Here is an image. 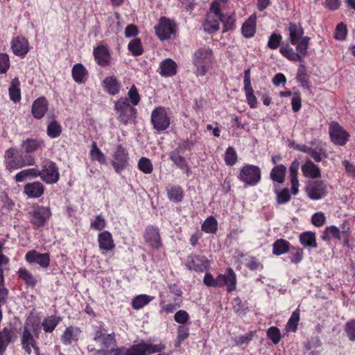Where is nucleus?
<instances>
[{
  "label": "nucleus",
  "mask_w": 355,
  "mask_h": 355,
  "mask_svg": "<svg viewBox=\"0 0 355 355\" xmlns=\"http://www.w3.org/2000/svg\"><path fill=\"white\" fill-rule=\"evenodd\" d=\"M25 260L30 264L37 263L40 267L46 268L50 265L49 253H40L35 250H31L25 254Z\"/></svg>",
  "instance_id": "17"
},
{
  "label": "nucleus",
  "mask_w": 355,
  "mask_h": 355,
  "mask_svg": "<svg viewBox=\"0 0 355 355\" xmlns=\"http://www.w3.org/2000/svg\"><path fill=\"white\" fill-rule=\"evenodd\" d=\"M155 31L157 36L162 41L169 39L174 33L170 20L165 17L159 19L158 25L155 26Z\"/></svg>",
  "instance_id": "19"
},
{
  "label": "nucleus",
  "mask_w": 355,
  "mask_h": 355,
  "mask_svg": "<svg viewBox=\"0 0 355 355\" xmlns=\"http://www.w3.org/2000/svg\"><path fill=\"white\" fill-rule=\"evenodd\" d=\"M62 132V125L56 120L51 121L47 125L46 134L51 139L59 137Z\"/></svg>",
  "instance_id": "48"
},
{
  "label": "nucleus",
  "mask_w": 355,
  "mask_h": 355,
  "mask_svg": "<svg viewBox=\"0 0 355 355\" xmlns=\"http://www.w3.org/2000/svg\"><path fill=\"white\" fill-rule=\"evenodd\" d=\"M257 30V16L251 15L243 24L241 33L244 37L252 38L254 36Z\"/></svg>",
  "instance_id": "28"
},
{
  "label": "nucleus",
  "mask_w": 355,
  "mask_h": 355,
  "mask_svg": "<svg viewBox=\"0 0 355 355\" xmlns=\"http://www.w3.org/2000/svg\"><path fill=\"white\" fill-rule=\"evenodd\" d=\"M218 288L226 286L227 293H231L236 289L237 277L232 268H227L225 273L218 275Z\"/></svg>",
  "instance_id": "14"
},
{
  "label": "nucleus",
  "mask_w": 355,
  "mask_h": 355,
  "mask_svg": "<svg viewBox=\"0 0 355 355\" xmlns=\"http://www.w3.org/2000/svg\"><path fill=\"white\" fill-rule=\"evenodd\" d=\"M93 55L96 62L101 67H107L110 64L111 54L107 46L98 45L94 48Z\"/></svg>",
  "instance_id": "20"
},
{
  "label": "nucleus",
  "mask_w": 355,
  "mask_h": 355,
  "mask_svg": "<svg viewBox=\"0 0 355 355\" xmlns=\"http://www.w3.org/2000/svg\"><path fill=\"white\" fill-rule=\"evenodd\" d=\"M237 178L245 186L254 187L261 180V171L258 166L245 164L240 169Z\"/></svg>",
  "instance_id": "6"
},
{
  "label": "nucleus",
  "mask_w": 355,
  "mask_h": 355,
  "mask_svg": "<svg viewBox=\"0 0 355 355\" xmlns=\"http://www.w3.org/2000/svg\"><path fill=\"white\" fill-rule=\"evenodd\" d=\"M39 172H40L39 177L46 184H53L57 183L60 179L58 167L51 160L45 161L42 166V170H39Z\"/></svg>",
  "instance_id": "10"
},
{
  "label": "nucleus",
  "mask_w": 355,
  "mask_h": 355,
  "mask_svg": "<svg viewBox=\"0 0 355 355\" xmlns=\"http://www.w3.org/2000/svg\"><path fill=\"white\" fill-rule=\"evenodd\" d=\"M9 97L14 103L21 100L20 81L17 77L13 78L8 88Z\"/></svg>",
  "instance_id": "40"
},
{
  "label": "nucleus",
  "mask_w": 355,
  "mask_h": 355,
  "mask_svg": "<svg viewBox=\"0 0 355 355\" xmlns=\"http://www.w3.org/2000/svg\"><path fill=\"white\" fill-rule=\"evenodd\" d=\"M28 324L26 322L21 336V348L24 350V352L30 355L32 352L31 346L33 345V343H37V341L28 329Z\"/></svg>",
  "instance_id": "26"
},
{
  "label": "nucleus",
  "mask_w": 355,
  "mask_h": 355,
  "mask_svg": "<svg viewBox=\"0 0 355 355\" xmlns=\"http://www.w3.org/2000/svg\"><path fill=\"white\" fill-rule=\"evenodd\" d=\"M150 122L153 128L158 132L168 129L171 123V119L166 109L162 106L156 107L151 112Z\"/></svg>",
  "instance_id": "8"
},
{
  "label": "nucleus",
  "mask_w": 355,
  "mask_h": 355,
  "mask_svg": "<svg viewBox=\"0 0 355 355\" xmlns=\"http://www.w3.org/2000/svg\"><path fill=\"white\" fill-rule=\"evenodd\" d=\"M292 246L287 240L278 239L272 244V254L276 256L286 254L291 251Z\"/></svg>",
  "instance_id": "37"
},
{
  "label": "nucleus",
  "mask_w": 355,
  "mask_h": 355,
  "mask_svg": "<svg viewBox=\"0 0 355 355\" xmlns=\"http://www.w3.org/2000/svg\"><path fill=\"white\" fill-rule=\"evenodd\" d=\"M282 42V36L279 33H272L268 37L267 46L272 50L277 49Z\"/></svg>",
  "instance_id": "57"
},
{
  "label": "nucleus",
  "mask_w": 355,
  "mask_h": 355,
  "mask_svg": "<svg viewBox=\"0 0 355 355\" xmlns=\"http://www.w3.org/2000/svg\"><path fill=\"white\" fill-rule=\"evenodd\" d=\"M299 242L304 248L313 249L318 248L316 234L314 232L306 231L299 235Z\"/></svg>",
  "instance_id": "32"
},
{
  "label": "nucleus",
  "mask_w": 355,
  "mask_h": 355,
  "mask_svg": "<svg viewBox=\"0 0 355 355\" xmlns=\"http://www.w3.org/2000/svg\"><path fill=\"white\" fill-rule=\"evenodd\" d=\"M128 49L133 56L142 55L144 53V49L141 40L137 37L132 40L128 45Z\"/></svg>",
  "instance_id": "51"
},
{
  "label": "nucleus",
  "mask_w": 355,
  "mask_h": 355,
  "mask_svg": "<svg viewBox=\"0 0 355 355\" xmlns=\"http://www.w3.org/2000/svg\"><path fill=\"white\" fill-rule=\"evenodd\" d=\"M237 153L232 146H229L225 153V162L227 166H233L237 162Z\"/></svg>",
  "instance_id": "56"
},
{
  "label": "nucleus",
  "mask_w": 355,
  "mask_h": 355,
  "mask_svg": "<svg viewBox=\"0 0 355 355\" xmlns=\"http://www.w3.org/2000/svg\"><path fill=\"white\" fill-rule=\"evenodd\" d=\"M302 172L303 175L308 178L317 179L321 177L320 168L309 159L302 166Z\"/></svg>",
  "instance_id": "33"
},
{
  "label": "nucleus",
  "mask_w": 355,
  "mask_h": 355,
  "mask_svg": "<svg viewBox=\"0 0 355 355\" xmlns=\"http://www.w3.org/2000/svg\"><path fill=\"white\" fill-rule=\"evenodd\" d=\"M166 191L167 198L171 202L180 203L184 199V191L180 185H168L166 189Z\"/></svg>",
  "instance_id": "31"
},
{
  "label": "nucleus",
  "mask_w": 355,
  "mask_h": 355,
  "mask_svg": "<svg viewBox=\"0 0 355 355\" xmlns=\"http://www.w3.org/2000/svg\"><path fill=\"white\" fill-rule=\"evenodd\" d=\"M185 266L190 271L202 272L209 269V261L205 256L191 253L187 256Z\"/></svg>",
  "instance_id": "11"
},
{
  "label": "nucleus",
  "mask_w": 355,
  "mask_h": 355,
  "mask_svg": "<svg viewBox=\"0 0 355 355\" xmlns=\"http://www.w3.org/2000/svg\"><path fill=\"white\" fill-rule=\"evenodd\" d=\"M159 297V313L170 314L173 313L177 309L180 308L182 305V300L173 298V302L166 303L165 295L164 293H160Z\"/></svg>",
  "instance_id": "24"
},
{
  "label": "nucleus",
  "mask_w": 355,
  "mask_h": 355,
  "mask_svg": "<svg viewBox=\"0 0 355 355\" xmlns=\"http://www.w3.org/2000/svg\"><path fill=\"white\" fill-rule=\"evenodd\" d=\"M61 321V317L55 315H50L44 318L42 322L43 330L46 333H52Z\"/></svg>",
  "instance_id": "43"
},
{
  "label": "nucleus",
  "mask_w": 355,
  "mask_h": 355,
  "mask_svg": "<svg viewBox=\"0 0 355 355\" xmlns=\"http://www.w3.org/2000/svg\"><path fill=\"white\" fill-rule=\"evenodd\" d=\"M129 156L128 150L121 144L118 145L112 155V165L118 174L128 166Z\"/></svg>",
  "instance_id": "13"
},
{
  "label": "nucleus",
  "mask_w": 355,
  "mask_h": 355,
  "mask_svg": "<svg viewBox=\"0 0 355 355\" xmlns=\"http://www.w3.org/2000/svg\"><path fill=\"white\" fill-rule=\"evenodd\" d=\"M345 331L350 341H355V319H350L345 323Z\"/></svg>",
  "instance_id": "61"
},
{
  "label": "nucleus",
  "mask_w": 355,
  "mask_h": 355,
  "mask_svg": "<svg viewBox=\"0 0 355 355\" xmlns=\"http://www.w3.org/2000/svg\"><path fill=\"white\" fill-rule=\"evenodd\" d=\"M10 66L9 55L6 53H0V74L6 73Z\"/></svg>",
  "instance_id": "64"
},
{
  "label": "nucleus",
  "mask_w": 355,
  "mask_h": 355,
  "mask_svg": "<svg viewBox=\"0 0 355 355\" xmlns=\"http://www.w3.org/2000/svg\"><path fill=\"white\" fill-rule=\"evenodd\" d=\"M87 70L81 63H77L72 67V78L73 80L77 83H84L85 76L87 75Z\"/></svg>",
  "instance_id": "41"
},
{
  "label": "nucleus",
  "mask_w": 355,
  "mask_h": 355,
  "mask_svg": "<svg viewBox=\"0 0 355 355\" xmlns=\"http://www.w3.org/2000/svg\"><path fill=\"white\" fill-rule=\"evenodd\" d=\"M288 258L292 263L298 264L304 258V250L299 246H292L288 252Z\"/></svg>",
  "instance_id": "50"
},
{
  "label": "nucleus",
  "mask_w": 355,
  "mask_h": 355,
  "mask_svg": "<svg viewBox=\"0 0 355 355\" xmlns=\"http://www.w3.org/2000/svg\"><path fill=\"white\" fill-rule=\"evenodd\" d=\"M30 223L34 229H39L45 226L50 219L52 214L49 207L39 205H33L28 212Z\"/></svg>",
  "instance_id": "7"
},
{
  "label": "nucleus",
  "mask_w": 355,
  "mask_h": 355,
  "mask_svg": "<svg viewBox=\"0 0 355 355\" xmlns=\"http://www.w3.org/2000/svg\"><path fill=\"white\" fill-rule=\"evenodd\" d=\"M220 17H215L211 14H207L202 24L203 31L209 34L217 32L220 28Z\"/></svg>",
  "instance_id": "29"
},
{
  "label": "nucleus",
  "mask_w": 355,
  "mask_h": 355,
  "mask_svg": "<svg viewBox=\"0 0 355 355\" xmlns=\"http://www.w3.org/2000/svg\"><path fill=\"white\" fill-rule=\"evenodd\" d=\"M137 166L139 171L145 174H150L153 171V166L151 161L145 157H142L139 159Z\"/></svg>",
  "instance_id": "54"
},
{
  "label": "nucleus",
  "mask_w": 355,
  "mask_h": 355,
  "mask_svg": "<svg viewBox=\"0 0 355 355\" xmlns=\"http://www.w3.org/2000/svg\"><path fill=\"white\" fill-rule=\"evenodd\" d=\"M98 243L101 254L112 251L115 248V244L112 234L107 230L103 231L98 235Z\"/></svg>",
  "instance_id": "21"
},
{
  "label": "nucleus",
  "mask_w": 355,
  "mask_h": 355,
  "mask_svg": "<svg viewBox=\"0 0 355 355\" xmlns=\"http://www.w3.org/2000/svg\"><path fill=\"white\" fill-rule=\"evenodd\" d=\"M4 276H0V308L6 304L9 291L4 283Z\"/></svg>",
  "instance_id": "63"
},
{
  "label": "nucleus",
  "mask_w": 355,
  "mask_h": 355,
  "mask_svg": "<svg viewBox=\"0 0 355 355\" xmlns=\"http://www.w3.org/2000/svg\"><path fill=\"white\" fill-rule=\"evenodd\" d=\"M80 332L79 328L71 326L67 327L61 336V340L64 345H70L73 340H77L78 334Z\"/></svg>",
  "instance_id": "44"
},
{
  "label": "nucleus",
  "mask_w": 355,
  "mask_h": 355,
  "mask_svg": "<svg viewBox=\"0 0 355 355\" xmlns=\"http://www.w3.org/2000/svg\"><path fill=\"white\" fill-rule=\"evenodd\" d=\"M165 347V345L162 343L153 344L141 340L139 343L134 344L130 347L122 346L112 348L111 352L113 355H150L162 352Z\"/></svg>",
  "instance_id": "3"
},
{
  "label": "nucleus",
  "mask_w": 355,
  "mask_h": 355,
  "mask_svg": "<svg viewBox=\"0 0 355 355\" xmlns=\"http://www.w3.org/2000/svg\"><path fill=\"white\" fill-rule=\"evenodd\" d=\"M107 225L106 220L102 214L97 215L95 220L91 223L90 228L96 230L101 231L105 228Z\"/></svg>",
  "instance_id": "60"
},
{
  "label": "nucleus",
  "mask_w": 355,
  "mask_h": 355,
  "mask_svg": "<svg viewBox=\"0 0 355 355\" xmlns=\"http://www.w3.org/2000/svg\"><path fill=\"white\" fill-rule=\"evenodd\" d=\"M169 159L183 173L189 175L190 167L185 157L182 156L179 150H173L168 154Z\"/></svg>",
  "instance_id": "30"
},
{
  "label": "nucleus",
  "mask_w": 355,
  "mask_h": 355,
  "mask_svg": "<svg viewBox=\"0 0 355 355\" xmlns=\"http://www.w3.org/2000/svg\"><path fill=\"white\" fill-rule=\"evenodd\" d=\"M40 172L37 168H29L18 172L15 176L16 182H22L27 179H32L39 177Z\"/></svg>",
  "instance_id": "39"
},
{
  "label": "nucleus",
  "mask_w": 355,
  "mask_h": 355,
  "mask_svg": "<svg viewBox=\"0 0 355 355\" xmlns=\"http://www.w3.org/2000/svg\"><path fill=\"white\" fill-rule=\"evenodd\" d=\"M48 110V102L44 96H40L35 99L31 107V113L36 119H42Z\"/></svg>",
  "instance_id": "23"
},
{
  "label": "nucleus",
  "mask_w": 355,
  "mask_h": 355,
  "mask_svg": "<svg viewBox=\"0 0 355 355\" xmlns=\"http://www.w3.org/2000/svg\"><path fill=\"white\" fill-rule=\"evenodd\" d=\"M287 168L283 164L275 166L270 171V176L273 182L283 183L285 181Z\"/></svg>",
  "instance_id": "42"
},
{
  "label": "nucleus",
  "mask_w": 355,
  "mask_h": 355,
  "mask_svg": "<svg viewBox=\"0 0 355 355\" xmlns=\"http://www.w3.org/2000/svg\"><path fill=\"white\" fill-rule=\"evenodd\" d=\"M290 44L295 46V51L289 43L283 44L279 48V53L291 62H304V57L306 55L311 38L304 36V28L300 24L290 22L288 27Z\"/></svg>",
  "instance_id": "1"
},
{
  "label": "nucleus",
  "mask_w": 355,
  "mask_h": 355,
  "mask_svg": "<svg viewBox=\"0 0 355 355\" xmlns=\"http://www.w3.org/2000/svg\"><path fill=\"white\" fill-rule=\"evenodd\" d=\"M178 65L171 58L162 61L159 64V73L163 77H172L177 73Z\"/></svg>",
  "instance_id": "27"
},
{
  "label": "nucleus",
  "mask_w": 355,
  "mask_h": 355,
  "mask_svg": "<svg viewBox=\"0 0 355 355\" xmlns=\"http://www.w3.org/2000/svg\"><path fill=\"white\" fill-rule=\"evenodd\" d=\"M102 85L104 90L112 96L117 94L121 87L119 81L114 76L105 78L103 80Z\"/></svg>",
  "instance_id": "35"
},
{
  "label": "nucleus",
  "mask_w": 355,
  "mask_h": 355,
  "mask_svg": "<svg viewBox=\"0 0 355 355\" xmlns=\"http://www.w3.org/2000/svg\"><path fill=\"white\" fill-rule=\"evenodd\" d=\"M331 238L341 239L340 230L334 225L326 227L324 234L322 236V239L324 241L329 240Z\"/></svg>",
  "instance_id": "52"
},
{
  "label": "nucleus",
  "mask_w": 355,
  "mask_h": 355,
  "mask_svg": "<svg viewBox=\"0 0 355 355\" xmlns=\"http://www.w3.org/2000/svg\"><path fill=\"white\" fill-rule=\"evenodd\" d=\"M331 141L337 146H343L349 139V134L337 121H331L329 127Z\"/></svg>",
  "instance_id": "12"
},
{
  "label": "nucleus",
  "mask_w": 355,
  "mask_h": 355,
  "mask_svg": "<svg viewBox=\"0 0 355 355\" xmlns=\"http://www.w3.org/2000/svg\"><path fill=\"white\" fill-rule=\"evenodd\" d=\"M192 62L196 67L197 76H204L212 68L214 63L213 51L208 47L197 49L192 55Z\"/></svg>",
  "instance_id": "4"
},
{
  "label": "nucleus",
  "mask_w": 355,
  "mask_h": 355,
  "mask_svg": "<svg viewBox=\"0 0 355 355\" xmlns=\"http://www.w3.org/2000/svg\"><path fill=\"white\" fill-rule=\"evenodd\" d=\"M90 157L92 160L98 161L100 164H104L106 162L105 156L98 148L97 144L94 141L90 150Z\"/></svg>",
  "instance_id": "53"
},
{
  "label": "nucleus",
  "mask_w": 355,
  "mask_h": 355,
  "mask_svg": "<svg viewBox=\"0 0 355 355\" xmlns=\"http://www.w3.org/2000/svg\"><path fill=\"white\" fill-rule=\"evenodd\" d=\"M276 202L279 205H284L291 200V194L288 188H284L282 191H276Z\"/></svg>",
  "instance_id": "58"
},
{
  "label": "nucleus",
  "mask_w": 355,
  "mask_h": 355,
  "mask_svg": "<svg viewBox=\"0 0 355 355\" xmlns=\"http://www.w3.org/2000/svg\"><path fill=\"white\" fill-rule=\"evenodd\" d=\"M300 162L297 159L293 160L289 167L291 191L293 195H296L299 192V181L297 177Z\"/></svg>",
  "instance_id": "34"
},
{
  "label": "nucleus",
  "mask_w": 355,
  "mask_h": 355,
  "mask_svg": "<svg viewBox=\"0 0 355 355\" xmlns=\"http://www.w3.org/2000/svg\"><path fill=\"white\" fill-rule=\"evenodd\" d=\"M243 85V91L245 92L248 105L252 109L257 107V99L254 94V90L251 85L250 68L244 71Z\"/></svg>",
  "instance_id": "18"
},
{
  "label": "nucleus",
  "mask_w": 355,
  "mask_h": 355,
  "mask_svg": "<svg viewBox=\"0 0 355 355\" xmlns=\"http://www.w3.org/2000/svg\"><path fill=\"white\" fill-rule=\"evenodd\" d=\"M153 298L154 297L145 294L139 295L132 300V306L134 309H140L149 304Z\"/></svg>",
  "instance_id": "49"
},
{
  "label": "nucleus",
  "mask_w": 355,
  "mask_h": 355,
  "mask_svg": "<svg viewBox=\"0 0 355 355\" xmlns=\"http://www.w3.org/2000/svg\"><path fill=\"white\" fill-rule=\"evenodd\" d=\"M114 110L120 123L128 125L135 123L137 110L130 104L126 97H121L115 102Z\"/></svg>",
  "instance_id": "5"
},
{
  "label": "nucleus",
  "mask_w": 355,
  "mask_h": 355,
  "mask_svg": "<svg viewBox=\"0 0 355 355\" xmlns=\"http://www.w3.org/2000/svg\"><path fill=\"white\" fill-rule=\"evenodd\" d=\"M309 75L306 73V69L304 64H300L297 69L296 80L304 88L309 87Z\"/></svg>",
  "instance_id": "47"
},
{
  "label": "nucleus",
  "mask_w": 355,
  "mask_h": 355,
  "mask_svg": "<svg viewBox=\"0 0 355 355\" xmlns=\"http://www.w3.org/2000/svg\"><path fill=\"white\" fill-rule=\"evenodd\" d=\"M220 22L223 25V32H227L235 28V19L232 15H224L221 17Z\"/></svg>",
  "instance_id": "62"
},
{
  "label": "nucleus",
  "mask_w": 355,
  "mask_h": 355,
  "mask_svg": "<svg viewBox=\"0 0 355 355\" xmlns=\"http://www.w3.org/2000/svg\"><path fill=\"white\" fill-rule=\"evenodd\" d=\"M300 319V309L297 308L296 310H295L290 318L288 319L286 327H285V331L286 332H296L297 330V327L299 324V321Z\"/></svg>",
  "instance_id": "45"
},
{
  "label": "nucleus",
  "mask_w": 355,
  "mask_h": 355,
  "mask_svg": "<svg viewBox=\"0 0 355 355\" xmlns=\"http://www.w3.org/2000/svg\"><path fill=\"white\" fill-rule=\"evenodd\" d=\"M218 221L212 216L207 217L201 225V230L207 234H216L218 230Z\"/></svg>",
  "instance_id": "46"
},
{
  "label": "nucleus",
  "mask_w": 355,
  "mask_h": 355,
  "mask_svg": "<svg viewBox=\"0 0 355 355\" xmlns=\"http://www.w3.org/2000/svg\"><path fill=\"white\" fill-rule=\"evenodd\" d=\"M35 164V159L33 156L31 155H23L15 147H10L5 151L3 165L6 170L10 173Z\"/></svg>",
  "instance_id": "2"
},
{
  "label": "nucleus",
  "mask_w": 355,
  "mask_h": 355,
  "mask_svg": "<svg viewBox=\"0 0 355 355\" xmlns=\"http://www.w3.org/2000/svg\"><path fill=\"white\" fill-rule=\"evenodd\" d=\"M145 241L152 248L159 250L162 246L159 230L157 226L148 225L145 230L144 235Z\"/></svg>",
  "instance_id": "16"
},
{
  "label": "nucleus",
  "mask_w": 355,
  "mask_h": 355,
  "mask_svg": "<svg viewBox=\"0 0 355 355\" xmlns=\"http://www.w3.org/2000/svg\"><path fill=\"white\" fill-rule=\"evenodd\" d=\"M305 192L307 197L312 200H321L328 194V184L324 180H311L307 183Z\"/></svg>",
  "instance_id": "9"
},
{
  "label": "nucleus",
  "mask_w": 355,
  "mask_h": 355,
  "mask_svg": "<svg viewBox=\"0 0 355 355\" xmlns=\"http://www.w3.org/2000/svg\"><path fill=\"white\" fill-rule=\"evenodd\" d=\"M17 273L18 277L24 282L26 286L34 288L37 285L38 282L37 278L26 268H19Z\"/></svg>",
  "instance_id": "36"
},
{
  "label": "nucleus",
  "mask_w": 355,
  "mask_h": 355,
  "mask_svg": "<svg viewBox=\"0 0 355 355\" xmlns=\"http://www.w3.org/2000/svg\"><path fill=\"white\" fill-rule=\"evenodd\" d=\"M13 334L12 329L7 327H3L2 330L0 331V355H3L12 340Z\"/></svg>",
  "instance_id": "38"
},
{
  "label": "nucleus",
  "mask_w": 355,
  "mask_h": 355,
  "mask_svg": "<svg viewBox=\"0 0 355 355\" xmlns=\"http://www.w3.org/2000/svg\"><path fill=\"white\" fill-rule=\"evenodd\" d=\"M44 146V141L40 138H28L24 140L21 144V147L26 155H30L38 150H42Z\"/></svg>",
  "instance_id": "25"
},
{
  "label": "nucleus",
  "mask_w": 355,
  "mask_h": 355,
  "mask_svg": "<svg viewBox=\"0 0 355 355\" xmlns=\"http://www.w3.org/2000/svg\"><path fill=\"white\" fill-rule=\"evenodd\" d=\"M268 338L275 344L277 345L279 343L282 335L279 328L277 327H270L266 331Z\"/></svg>",
  "instance_id": "59"
},
{
  "label": "nucleus",
  "mask_w": 355,
  "mask_h": 355,
  "mask_svg": "<svg viewBox=\"0 0 355 355\" xmlns=\"http://www.w3.org/2000/svg\"><path fill=\"white\" fill-rule=\"evenodd\" d=\"M45 187L40 182L36 181L33 182L26 183L24 186L23 193L28 198H39L44 193Z\"/></svg>",
  "instance_id": "22"
},
{
  "label": "nucleus",
  "mask_w": 355,
  "mask_h": 355,
  "mask_svg": "<svg viewBox=\"0 0 355 355\" xmlns=\"http://www.w3.org/2000/svg\"><path fill=\"white\" fill-rule=\"evenodd\" d=\"M130 104L131 103L132 106H137L140 101L141 96L138 92L137 88L135 85H132L129 91L128 92V97Z\"/></svg>",
  "instance_id": "55"
},
{
  "label": "nucleus",
  "mask_w": 355,
  "mask_h": 355,
  "mask_svg": "<svg viewBox=\"0 0 355 355\" xmlns=\"http://www.w3.org/2000/svg\"><path fill=\"white\" fill-rule=\"evenodd\" d=\"M10 49L14 55L24 58L30 51L29 42L25 37L18 35L12 37Z\"/></svg>",
  "instance_id": "15"
}]
</instances>
